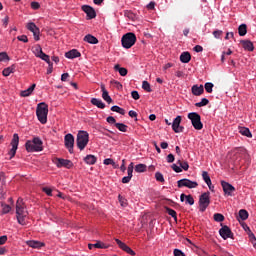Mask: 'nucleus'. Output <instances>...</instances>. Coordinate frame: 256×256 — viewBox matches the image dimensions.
Wrapping results in <instances>:
<instances>
[{
	"label": "nucleus",
	"instance_id": "obj_1",
	"mask_svg": "<svg viewBox=\"0 0 256 256\" xmlns=\"http://www.w3.org/2000/svg\"><path fill=\"white\" fill-rule=\"evenodd\" d=\"M27 217H29V212L23 204V199L19 198L16 202V219L19 225H27Z\"/></svg>",
	"mask_w": 256,
	"mask_h": 256
},
{
	"label": "nucleus",
	"instance_id": "obj_2",
	"mask_svg": "<svg viewBox=\"0 0 256 256\" xmlns=\"http://www.w3.org/2000/svg\"><path fill=\"white\" fill-rule=\"evenodd\" d=\"M25 147L28 153H39L43 151V140L39 137H34L25 143Z\"/></svg>",
	"mask_w": 256,
	"mask_h": 256
},
{
	"label": "nucleus",
	"instance_id": "obj_3",
	"mask_svg": "<svg viewBox=\"0 0 256 256\" xmlns=\"http://www.w3.org/2000/svg\"><path fill=\"white\" fill-rule=\"evenodd\" d=\"M47 115H49V105H47L45 102L39 103L36 108V116L42 125L47 123Z\"/></svg>",
	"mask_w": 256,
	"mask_h": 256
},
{
	"label": "nucleus",
	"instance_id": "obj_4",
	"mask_svg": "<svg viewBox=\"0 0 256 256\" xmlns=\"http://www.w3.org/2000/svg\"><path fill=\"white\" fill-rule=\"evenodd\" d=\"M76 145L80 151H83L89 145V132L80 130L77 134Z\"/></svg>",
	"mask_w": 256,
	"mask_h": 256
},
{
	"label": "nucleus",
	"instance_id": "obj_5",
	"mask_svg": "<svg viewBox=\"0 0 256 256\" xmlns=\"http://www.w3.org/2000/svg\"><path fill=\"white\" fill-rule=\"evenodd\" d=\"M121 43L124 49H131L137 43V36L135 33L128 32L122 36Z\"/></svg>",
	"mask_w": 256,
	"mask_h": 256
},
{
	"label": "nucleus",
	"instance_id": "obj_6",
	"mask_svg": "<svg viewBox=\"0 0 256 256\" xmlns=\"http://www.w3.org/2000/svg\"><path fill=\"white\" fill-rule=\"evenodd\" d=\"M188 119L191 121L192 126L196 131H201L203 129V122H201V115L197 112L188 113Z\"/></svg>",
	"mask_w": 256,
	"mask_h": 256
},
{
	"label": "nucleus",
	"instance_id": "obj_7",
	"mask_svg": "<svg viewBox=\"0 0 256 256\" xmlns=\"http://www.w3.org/2000/svg\"><path fill=\"white\" fill-rule=\"evenodd\" d=\"M211 204V193L205 192L199 198V211L205 213L207 207Z\"/></svg>",
	"mask_w": 256,
	"mask_h": 256
},
{
	"label": "nucleus",
	"instance_id": "obj_8",
	"mask_svg": "<svg viewBox=\"0 0 256 256\" xmlns=\"http://www.w3.org/2000/svg\"><path fill=\"white\" fill-rule=\"evenodd\" d=\"M177 185L179 189L183 187H187V189H197V187H199V183H197V181H191L190 179L187 178L178 180Z\"/></svg>",
	"mask_w": 256,
	"mask_h": 256
},
{
	"label": "nucleus",
	"instance_id": "obj_9",
	"mask_svg": "<svg viewBox=\"0 0 256 256\" xmlns=\"http://www.w3.org/2000/svg\"><path fill=\"white\" fill-rule=\"evenodd\" d=\"M64 145L66 149H68L69 153H74L73 147H75V137L73 134L68 133L64 136Z\"/></svg>",
	"mask_w": 256,
	"mask_h": 256
},
{
	"label": "nucleus",
	"instance_id": "obj_10",
	"mask_svg": "<svg viewBox=\"0 0 256 256\" xmlns=\"http://www.w3.org/2000/svg\"><path fill=\"white\" fill-rule=\"evenodd\" d=\"M221 187L224 191V195L227 197H233V192L235 191V187L232 186L229 182L222 180Z\"/></svg>",
	"mask_w": 256,
	"mask_h": 256
},
{
	"label": "nucleus",
	"instance_id": "obj_11",
	"mask_svg": "<svg viewBox=\"0 0 256 256\" xmlns=\"http://www.w3.org/2000/svg\"><path fill=\"white\" fill-rule=\"evenodd\" d=\"M219 235L225 241H227V239H233V232L231 231V228H229V226L227 225H224L220 228Z\"/></svg>",
	"mask_w": 256,
	"mask_h": 256
},
{
	"label": "nucleus",
	"instance_id": "obj_12",
	"mask_svg": "<svg viewBox=\"0 0 256 256\" xmlns=\"http://www.w3.org/2000/svg\"><path fill=\"white\" fill-rule=\"evenodd\" d=\"M182 118L181 116H177L172 122V130L174 133H183L185 127L181 126Z\"/></svg>",
	"mask_w": 256,
	"mask_h": 256
},
{
	"label": "nucleus",
	"instance_id": "obj_13",
	"mask_svg": "<svg viewBox=\"0 0 256 256\" xmlns=\"http://www.w3.org/2000/svg\"><path fill=\"white\" fill-rule=\"evenodd\" d=\"M11 150H10V157L13 158L14 155L17 153V149L19 147V134L15 133L13 135L12 141H11Z\"/></svg>",
	"mask_w": 256,
	"mask_h": 256
},
{
	"label": "nucleus",
	"instance_id": "obj_14",
	"mask_svg": "<svg viewBox=\"0 0 256 256\" xmlns=\"http://www.w3.org/2000/svg\"><path fill=\"white\" fill-rule=\"evenodd\" d=\"M82 11L86 13L87 19H95L97 17V12H95V9L89 5H83Z\"/></svg>",
	"mask_w": 256,
	"mask_h": 256
},
{
	"label": "nucleus",
	"instance_id": "obj_15",
	"mask_svg": "<svg viewBox=\"0 0 256 256\" xmlns=\"http://www.w3.org/2000/svg\"><path fill=\"white\" fill-rule=\"evenodd\" d=\"M56 167H58V169H61V167H65L66 169H71L73 167V162H71V160L58 158Z\"/></svg>",
	"mask_w": 256,
	"mask_h": 256
},
{
	"label": "nucleus",
	"instance_id": "obj_16",
	"mask_svg": "<svg viewBox=\"0 0 256 256\" xmlns=\"http://www.w3.org/2000/svg\"><path fill=\"white\" fill-rule=\"evenodd\" d=\"M115 242L117 243L118 247H120L122 249V251H125V253H128V255H135V251H133V249H131V247H129L127 244H125L124 242H122L119 239H115Z\"/></svg>",
	"mask_w": 256,
	"mask_h": 256
},
{
	"label": "nucleus",
	"instance_id": "obj_17",
	"mask_svg": "<svg viewBox=\"0 0 256 256\" xmlns=\"http://www.w3.org/2000/svg\"><path fill=\"white\" fill-rule=\"evenodd\" d=\"M192 94L195 95V97H199L201 95H203V93H205V88L203 87V85H193L191 88Z\"/></svg>",
	"mask_w": 256,
	"mask_h": 256
},
{
	"label": "nucleus",
	"instance_id": "obj_18",
	"mask_svg": "<svg viewBox=\"0 0 256 256\" xmlns=\"http://www.w3.org/2000/svg\"><path fill=\"white\" fill-rule=\"evenodd\" d=\"M26 245L32 249H41V247H45V243L37 240H28L26 241Z\"/></svg>",
	"mask_w": 256,
	"mask_h": 256
},
{
	"label": "nucleus",
	"instance_id": "obj_19",
	"mask_svg": "<svg viewBox=\"0 0 256 256\" xmlns=\"http://www.w3.org/2000/svg\"><path fill=\"white\" fill-rule=\"evenodd\" d=\"M66 59H77V57H81V52L77 49H72L65 53Z\"/></svg>",
	"mask_w": 256,
	"mask_h": 256
},
{
	"label": "nucleus",
	"instance_id": "obj_20",
	"mask_svg": "<svg viewBox=\"0 0 256 256\" xmlns=\"http://www.w3.org/2000/svg\"><path fill=\"white\" fill-rule=\"evenodd\" d=\"M240 43L245 51L255 50V46L253 45V42H251L250 40H242Z\"/></svg>",
	"mask_w": 256,
	"mask_h": 256
},
{
	"label": "nucleus",
	"instance_id": "obj_21",
	"mask_svg": "<svg viewBox=\"0 0 256 256\" xmlns=\"http://www.w3.org/2000/svg\"><path fill=\"white\" fill-rule=\"evenodd\" d=\"M101 91H102V99L106 101V103H111L113 99H111V96H109V92L105 88V84H101Z\"/></svg>",
	"mask_w": 256,
	"mask_h": 256
},
{
	"label": "nucleus",
	"instance_id": "obj_22",
	"mask_svg": "<svg viewBox=\"0 0 256 256\" xmlns=\"http://www.w3.org/2000/svg\"><path fill=\"white\" fill-rule=\"evenodd\" d=\"M83 41H85L86 43H89L90 45H97V43H99V40L97 39V37L91 34L86 35Z\"/></svg>",
	"mask_w": 256,
	"mask_h": 256
},
{
	"label": "nucleus",
	"instance_id": "obj_23",
	"mask_svg": "<svg viewBox=\"0 0 256 256\" xmlns=\"http://www.w3.org/2000/svg\"><path fill=\"white\" fill-rule=\"evenodd\" d=\"M84 162L87 165H95L97 163V157L95 155L92 154H88L85 158H84Z\"/></svg>",
	"mask_w": 256,
	"mask_h": 256
},
{
	"label": "nucleus",
	"instance_id": "obj_24",
	"mask_svg": "<svg viewBox=\"0 0 256 256\" xmlns=\"http://www.w3.org/2000/svg\"><path fill=\"white\" fill-rule=\"evenodd\" d=\"M35 87H37V85L32 84L28 89L21 91V97H29L33 93V91H35Z\"/></svg>",
	"mask_w": 256,
	"mask_h": 256
},
{
	"label": "nucleus",
	"instance_id": "obj_25",
	"mask_svg": "<svg viewBox=\"0 0 256 256\" xmlns=\"http://www.w3.org/2000/svg\"><path fill=\"white\" fill-rule=\"evenodd\" d=\"M239 133H240V135H243L244 137H248L249 139H251V137H253V134H251V130H249V128H247V127H240Z\"/></svg>",
	"mask_w": 256,
	"mask_h": 256
},
{
	"label": "nucleus",
	"instance_id": "obj_26",
	"mask_svg": "<svg viewBox=\"0 0 256 256\" xmlns=\"http://www.w3.org/2000/svg\"><path fill=\"white\" fill-rule=\"evenodd\" d=\"M91 103L92 105H95V107H98V109H105V103H103L101 99L92 98Z\"/></svg>",
	"mask_w": 256,
	"mask_h": 256
},
{
	"label": "nucleus",
	"instance_id": "obj_27",
	"mask_svg": "<svg viewBox=\"0 0 256 256\" xmlns=\"http://www.w3.org/2000/svg\"><path fill=\"white\" fill-rule=\"evenodd\" d=\"M11 73H15V64L5 68L3 71H2V75L4 77H9V75H11Z\"/></svg>",
	"mask_w": 256,
	"mask_h": 256
},
{
	"label": "nucleus",
	"instance_id": "obj_28",
	"mask_svg": "<svg viewBox=\"0 0 256 256\" xmlns=\"http://www.w3.org/2000/svg\"><path fill=\"white\" fill-rule=\"evenodd\" d=\"M114 70L118 71V73H119V75H121V77H126V75L128 73L127 68H123L119 64H116L114 66Z\"/></svg>",
	"mask_w": 256,
	"mask_h": 256
},
{
	"label": "nucleus",
	"instance_id": "obj_29",
	"mask_svg": "<svg viewBox=\"0 0 256 256\" xmlns=\"http://www.w3.org/2000/svg\"><path fill=\"white\" fill-rule=\"evenodd\" d=\"M180 61L181 63H189L191 61V54L189 52H183L180 55Z\"/></svg>",
	"mask_w": 256,
	"mask_h": 256
},
{
	"label": "nucleus",
	"instance_id": "obj_30",
	"mask_svg": "<svg viewBox=\"0 0 256 256\" xmlns=\"http://www.w3.org/2000/svg\"><path fill=\"white\" fill-rule=\"evenodd\" d=\"M238 33L240 37H245V35H247V24H241L238 27Z\"/></svg>",
	"mask_w": 256,
	"mask_h": 256
},
{
	"label": "nucleus",
	"instance_id": "obj_31",
	"mask_svg": "<svg viewBox=\"0 0 256 256\" xmlns=\"http://www.w3.org/2000/svg\"><path fill=\"white\" fill-rule=\"evenodd\" d=\"M239 217L242 221H247V219H249V212L245 209H241L239 211Z\"/></svg>",
	"mask_w": 256,
	"mask_h": 256
},
{
	"label": "nucleus",
	"instance_id": "obj_32",
	"mask_svg": "<svg viewBox=\"0 0 256 256\" xmlns=\"http://www.w3.org/2000/svg\"><path fill=\"white\" fill-rule=\"evenodd\" d=\"M94 248L95 249H109V244H105L101 241H97L94 243Z\"/></svg>",
	"mask_w": 256,
	"mask_h": 256
},
{
	"label": "nucleus",
	"instance_id": "obj_33",
	"mask_svg": "<svg viewBox=\"0 0 256 256\" xmlns=\"http://www.w3.org/2000/svg\"><path fill=\"white\" fill-rule=\"evenodd\" d=\"M136 173H145L147 171V165L145 164H138L135 166Z\"/></svg>",
	"mask_w": 256,
	"mask_h": 256
},
{
	"label": "nucleus",
	"instance_id": "obj_34",
	"mask_svg": "<svg viewBox=\"0 0 256 256\" xmlns=\"http://www.w3.org/2000/svg\"><path fill=\"white\" fill-rule=\"evenodd\" d=\"M202 178H203V181L206 183V185L211 184V176H209V172L203 171L202 172Z\"/></svg>",
	"mask_w": 256,
	"mask_h": 256
},
{
	"label": "nucleus",
	"instance_id": "obj_35",
	"mask_svg": "<svg viewBox=\"0 0 256 256\" xmlns=\"http://www.w3.org/2000/svg\"><path fill=\"white\" fill-rule=\"evenodd\" d=\"M31 33H33L34 41H39L41 39V31L39 30V27H36L34 30H31Z\"/></svg>",
	"mask_w": 256,
	"mask_h": 256
},
{
	"label": "nucleus",
	"instance_id": "obj_36",
	"mask_svg": "<svg viewBox=\"0 0 256 256\" xmlns=\"http://www.w3.org/2000/svg\"><path fill=\"white\" fill-rule=\"evenodd\" d=\"M33 53L35 55V57H39L42 53H43V48H41V45H36L34 48H33Z\"/></svg>",
	"mask_w": 256,
	"mask_h": 256
},
{
	"label": "nucleus",
	"instance_id": "obj_37",
	"mask_svg": "<svg viewBox=\"0 0 256 256\" xmlns=\"http://www.w3.org/2000/svg\"><path fill=\"white\" fill-rule=\"evenodd\" d=\"M111 111H113L114 113H119L120 115H125V109H123L117 105L112 106Z\"/></svg>",
	"mask_w": 256,
	"mask_h": 256
},
{
	"label": "nucleus",
	"instance_id": "obj_38",
	"mask_svg": "<svg viewBox=\"0 0 256 256\" xmlns=\"http://www.w3.org/2000/svg\"><path fill=\"white\" fill-rule=\"evenodd\" d=\"M177 165L180 166V169H183L184 171H189V163L187 161L181 162V160H178Z\"/></svg>",
	"mask_w": 256,
	"mask_h": 256
},
{
	"label": "nucleus",
	"instance_id": "obj_39",
	"mask_svg": "<svg viewBox=\"0 0 256 256\" xmlns=\"http://www.w3.org/2000/svg\"><path fill=\"white\" fill-rule=\"evenodd\" d=\"M115 127L122 133H127V125H125L123 123H115Z\"/></svg>",
	"mask_w": 256,
	"mask_h": 256
},
{
	"label": "nucleus",
	"instance_id": "obj_40",
	"mask_svg": "<svg viewBox=\"0 0 256 256\" xmlns=\"http://www.w3.org/2000/svg\"><path fill=\"white\" fill-rule=\"evenodd\" d=\"M209 105V99L202 98L200 102L195 103V107H205Z\"/></svg>",
	"mask_w": 256,
	"mask_h": 256
},
{
	"label": "nucleus",
	"instance_id": "obj_41",
	"mask_svg": "<svg viewBox=\"0 0 256 256\" xmlns=\"http://www.w3.org/2000/svg\"><path fill=\"white\" fill-rule=\"evenodd\" d=\"M166 213H168V215H170V217H172L173 219H175V221H177V212L169 207L165 208Z\"/></svg>",
	"mask_w": 256,
	"mask_h": 256
},
{
	"label": "nucleus",
	"instance_id": "obj_42",
	"mask_svg": "<svg viewBox=\"0 0 256 256\" xmlns=\"http://www.w3.org/2000/svg\"><path fill=\"white\" fill-rule=\"evenodd\" d=\"M38 58L42 59V61H45V63H47L48 65L51 64V58L49 57V55L45 54L44 52H42Z\"/></svg>",
	"mask_w": 256,
	"mask_h": 256
},
{
	"label": "nucleus",
	"instance_id": "obj_43",
	"mask_svg": "<svg viewBox=\"0 0 256 256\" xmlns=\"http://www.w3.org/2000/svg\"><path fill=\"white\" fill-rule=\"evenodd\" d=\"M214 221L217 223H223V221H225V216H223L221 213H216L214 214Z\"/></svg>",
	"mask_w": 256,
	"mask_h": 256
},
{
	"label": "nucleus",
	"instance_id": "obj_44",
	"mask_svg": "<svg viewBox=\"0 0 256 256\" xmlns=\"http://www.w3.org/2000/svg\"><path fill=\"white\" fill-rule=\"evenodd\" d=\"M1 207H2V215H7V213L11 211V207L9 206V204L1 203Z\"/></svg>",
	"mask_w": 256,
	"mask_h": 256
},
{
	"label": "nucleus",
	"instance_id": "obj_45",
	"mask_svg": "<svg viewBox=\"0 0 256 256\" xmlns=\"http://www.w3.org/2000/svg\"><path fill=\"white\" fill-rule=\"evenodd\" d=\"M142 89H144V91H147V93H151V91H153L151 89V84H149V82L147 81L142 82Z\"/></svg>",
	"mask_w": 256,
	"mask_h": 256
},
{
	"label": "nucleus",
	"instance_id": "obj_46",
	"mask_svg": "<svg viewBox=\"0 0 256 256\" xmlns=\"http://www.w3.org/2000/svg\"><path fill=\"white\" fill-rule=\"evenodd\" d=\"M213 87H214V85L211 82H207L204 85L206 93H213Z\"/></svg>",
	"mask_w": 256,
	"mask_h": 256
},
{
	"label": "nucleus",
	"instance_id": "obj_47",
	"mask_svg": "<svg viewBox=\"0 0 256 256\" xmlns=\"http://www.w3.org/2000/svg\"><path fill=\"white\" fill-rule=\"evenodd\" d=\"M155 179L156 181H159V183H165V177H163V174L161 172L155 173Z\"/></svg>",
	"mask_w": 256,
	"mask_h": 256
},
{
	"label": "nucleus",
	"instance_id": "obj_48",
	"mask_svg": "<svg viewBox=\"0 0 256 256\" xmlns=\"http://www.w3.org/2000/svg\"><path fill=\"white\" fill-rule=\"evenodd\" d=\"M118 201L121 205V207H127L128 203H127V199L121 195H118Z\"/></svg>",
	"mask_w": 256,
	"mask_h": 256
},
{
	"label": "nucleus",
	"instance_id": "obj_49",
	"mask_svg": "<svg viewBox=\"0 0 256 256\" xmlns=\"http://www.w3.org/2000/svg\"><path fill=\"white\" fill-rule=\"evenodd\" d=\"M185 201L188 205H195V199L191 195H186Z\"/></svg>",
	"mask_w": 256,
	"mask_h": 256
},
{
	"label": "nucleus",
	"instance_id": "obj_50",
	"mask_svg": "<svg viewBox=\"0 0 256 256\" xmlns=\"http://www.w3.org/2000/svg\"><path fill=\"white\" fill-rule=\"evenodd\" d=\"M133 169H134V164H133V162H131L127 168L128 177L133 178Z\"/></svg>",
	"mask_w": 256,
	"mask_h": 256
},
{
	"label": "nucleus",
	"instance_id": "obj_51",
	"mask_svg": "<svg viewBox=\"0 0 256 256\" xmlns=\"http://www.w3.org/2000/svg\"><path fill=\"white\" fill-rule=\"evenodd\" d=\"M131 97L132 99H134V101H139L141 96L139 95V92L137 90H134L131 92Z\"/></svg>",
	"mask_w": 256,
	"mask_h": 256
},
{
	"label": "nucleus",
	"instance_id": "obj_52",
	"mask_svg": "<svg viewBox=\"0 0 256 256\" xmlns=\"http://www.w3.org/2000/svg\"><path fill=\"white\" fill-rule=\"evenodd\" d=\"M9 60H10L9 55H7L6 52L0 53V62L9 61Z\"/></svg>",
	"mask_w": 256,
	"mask_h": 256
},
{
	"label": "nucleus",
	"instance_id": "obj_53",
	"mask_svg": "<svg viewBox=\"0 0 256 256\" xmlns=\"http://www.w3.org/2000/svg\"><path fill=\"white\" fill-rule=\"evenodd\" d=\"M30 7L34 11H37V9H41V4L39 2H31Z\"/></svg>",
	"mask_w": 256,
	"mask_h": 256
},
{
	"label": "nucleus",
	"instance_id": "obj_54",
	"mask_svg": "<svg viewBox=\"0 0 256 256\" xmlns=\"http://www.w3.org/2000/svg\"><path fill=\"white\" fill-rule=\"evenodd\" d=\"M37 28V25L33 22H29L27 25H26V29H28V31H33L34 29Z\"/></svg>",
	"mask_w": 256,
	"mask_h": 256
},
{
	"label": "nucleus",
	"instance_id": "obj_55",
	"mask_svg": "<svg viewBox=\"0 0 256 256\" xmlns=\"http://www.w3.org/2000/svg\"><path fill=\"white\" fill-rule=\"evenodd\" d=\"M18 41H22V43H29V38H27V35H20L17 37Z\"/></svg>",
	"mask_w": 256,
	"mask_h": 256
},
{
	"label": "nucleus",
	"instance_id": "obj_56",
	"mask_svg": "<svg viewBox=\"0 0 256 256\" xmlns=\"http://www.w3.org/2000/svg\"><path fill=\"white\" fill-rule=\"evenodd\" d=\"M42 191H43L44 193H46V195H48V197H52V196H53V190H52L51 188L44 187V188L42 189Z\"/></svg>",
	"mask_w": 256,
	"mask_h": 256
},
{
	"label": "nucleus",
	"instance_id": "obj_57",
	"mask_svg": "<svg viewBox=\"0 0 256 256\" xmlns=\"http://www.w3.org/2000/svg\"><path fill=\"white\" fill-rule=\"evenodd\" d=\"M172 169L175 171V173H181L183 171L181 166H178L177 164H172Z\"/></svg>",
	"mask_w": 256,
	"mask_h": 256
},
{
	"label": "nucleus",
	"instance_id": "obj_58",
	"mask_svg": "<svg viewBox=\"0 0 256 256\" xmlns=\"http://www.w3.org/2000/svg\"><path fill=\"white\" fill-rule=\"evenodd\" d=\"M223 35V32L221 30H216L213 32V36L215 39H221V36Z\"/></svg>",
	"mask_w": 256,
	"mask_h": 256
},
{
	"label": "nucleus",
	"instance_id": "obj_59",
	"mask_svg": "<svg viewBox=\"0 0 256 256\" xmlns=\"http://www.w3.org/2000/svg\"><path fill=\"white\" fill-rule=\"evenodd\" d=\"M106 121H107V123H109L110 125H114V123L117 122V120H115V117H113V116H108V117L106 118Z\"/></svg>",
	"mask_w": 256,
	"mask_h": 256
},
{
	"label": "nucleus",
	"instance_id": "obj_60",
	"mask_svg": "<svg viewBox=\"0 0 256 256\" xmlns=\"http://www.w3.org/2000/svg\"><path fill=\"white\" fill-rule=\"evenodd\" d=\"M167 163H173L175 161V156L173 154H168L166 157Z\"/></svg>",
	"mask_w": 256,
	"mask_h": 256
},
{
	"label": "nucleus",
	"instance_id": "obj_61",
	"mask_svg": "<svg viewBox=\"0 0 256 256\" xmlns=\"http://www.w3.org/2000/svg\"><path fill=\"white\" fill-rule=\"evenodd\" d=\"M104 165H115V161L111 158L104 159Z\"/></svg>",
	"mask_w": 256,
	"mask_h": 256
},
{
	"label": "nucleus",
	"instance_id": "obj_62",
	"mask_svg": "<svg viewBox=\"0 0 256 256\" xmlns=\"http://www.w3.org/2000/svg\"><path fill=\"white\" fill-rule=\"evenodd\" d=\"M129 117H132V119H135L137 121V113L134 110H130L128 112Z\"/></svg>",
	"mask_w": 256,
	"mask_h": 256
},
{
	"label": "nucleus",
	"instance_id": "obj_63",
	"mask_svg": "<svg viewBox=\"0 0 256 256\" xmlns=\"http://www.w3.org/2000/svg\"><path fill=\"white\" fill-rule=\"evenodd\" d=\"M174 256H186L183 251L179 249H174Z\"/></svg>",
	"mask_w": 256,
	"mask_h": 256
},
{
	"label": "nucleus",
	"instance_id": "obj_64",
	"mask_svg": "<svg viewBox=\"0 0 256 256\" xmlns=\"http://www.w3.org/2000/svg\"><path fill=\"white\" fill-rule=\"evenodd\" d=\"M193 51H195L196 53H202V51H203V46H201V45H196V46L193 48Z\"/></svg>",
	"mask_w": 256,
	"mask_h": 256
}]
</instances>
